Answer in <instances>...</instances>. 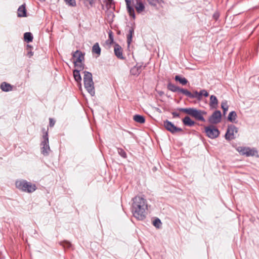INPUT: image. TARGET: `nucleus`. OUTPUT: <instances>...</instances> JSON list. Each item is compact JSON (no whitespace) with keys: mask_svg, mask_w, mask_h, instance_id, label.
Here are the masks:
<instances>
[{"mask_svg":"<svg viewBox=\"0 0 259 259\" xmlns=\"http://www.w3.org/2000/svg\"><path fill=\"white\" fill-rule=\"evenodd\" d=\"M131 208L133 216L139 221H143L146 217L148 204L146 199L140 196H136L132 199Z\"/></svg>","mask_w":259,"mask_h":259,"instance_id":"1","label":"nucleus"},{"mask_svg":"<svg viewBox=\"0 0 259 259\" xmlns=\"http://www.w3.org/2000/svg\"><path fill=\"white\" fill-rule=\"evenodd\" d=\"M83 73L84 74L83 80L84 88L91 96H94L95 90L92 74L87 71H84Z\"/></svg>","mask_w":259,"mask_h":259,"instance_id":"2","label":"nucleus"},{"mask_svg":"<svg viewBox=\"0 0 259 259\" xmlns=\"http://www.w3.org/2000/svg\"><path fill=\"white\" fill-rule=\"evenodd\" d=\"M16 187L19 190L27 192L32 193L34 192L36 187L35 184H32L31 183L27 182L24 180H20L16 181Z\"/></svg>","mask_w":259,"mask_h":259,"instance_id":"3","label":"nucleus"},{"mask_svg":"<svg viewBox=\"0 0 259 259\" xmlns=\"http://www.w3.org/2000/svg\"><path fill=\"white\" fill-rule=\"evenodd\" d=\"M42 131L44 132V135L40 144L41 153L44 156H47L49 155L51 152L49 142L48 132L47 131H45V128L42 130Z\"/></svg>","mask_w":259,"mask_h":259,"instance_id":"4","label":"nucleus"},{"mask_svg":"<svg viewBox=\"0 0 259 259\" xmlns=\"http://www.w3.org/2000/svg\"><path fill=\"white\" fill-rule=\"evenodd\" d=\"M72 56L73 58H76V60L74 61L75 66H77L80 70L83 69V65L81 62L84 60V54L81 52L77 50L73 53Z\"/></svg>","mask_w":259,"mask_h":259,"instance_id":"5","label":"nucleus"},{"mask_svg":"<svg viewBox=\"0 0 259 259\" xmlns=\"http://www.w3.org/2000/svg\"><path fill=\"white\" fill-rule=\"evenodd\" d=\"M236 150L241 155L246 156H254L257 153L254 149H251L249 147L239 146L236 148Z\"/></svg>","mask_w":259,"mask_h":259,"instance_id":"6","label":"nucleus"},{"mask_svg":"<svg viewBox=\"0 0 259 259\" xmlns=\"http://www.w3.org/2000/svg\"><path fill=\"white\" fill-rule=\"evenodd\" d=\"M205 131L207 136L211 139L216 138L219 136L220 134L219 131L213 125L205 127Z\"/></svg>","mask_w":259,"mask_h":259,"instance_id":"7","label":"nucleus"},{"mask_svg":"<svg viewBox=\"0 0 259 259\" xmlns=\"http://www.w3.org/2000/svg\"><path fill=\"white\" fill-rule=\"evenodd\" d=\"M163 125L165 128L172 134L182 131L181 128L176 126L172 122L167 120L164 121Z\"/></svg>","mask_w":259,"mask_h":259,"instance_id":"8","label":"nucleus"},{"mask_svg":"<svg viewBox=\"0 0 259 259\" xmlns=\"http://www.w3.org/2000/svg\"><path fill=\"white\" fill-rule=\"evenodd\" d=\"M237 128L234 125H229L225 135V138L228 140L234 139L235 138V133H237Z\"/></svg>","mask_w":259,"mask_h":259,"instance_id":"9","label":"nucleus"},{"mask_svg":"<svg viewBox=\"0 0 259 259\" xmlns=\"http://www.w3.org/2000/svg\"><path fill=\"white\" fill-rule=\"evenodd\" d=\"M221 112L220 111H214L211 116L209 118V122L212 124H217L221 120Z\"/></svg>","mask_w":259,"mask_h":259,"instance_id":"10","label":"nucleus"},{"mask_svg":"<svg viewBox=\"0 0 259 259\" xmlns=\"http://www.w3.org/2000/svg\"><path fill=\"white\" fill-rule=\"evenodd\" d=\"M114 54L115 56L119 59L123 60L124 57L123 56L122 49L118 44H116L114 46Z\"/></svg>","mask_w":259,"mask_h":259,"instance_id":"11","label":"nucleus"},{"mask_svg":"<svg viewBox=\"0 0 259 259\" xmlns=\"http://www.w3.org/2000/svg\"><path fill=\"white\" fill-rule=\"evenodd\" d=\"M126 5L127 11L131 17L135 19L136 16L135 13V11L133 7L132 6V2L130 0H125Z\"/></svg>","mask_w":259,"mask_h":259,"instance_id":"12","label":"nucleus"},{"mask_svg":"<svg viewBox=\"0 0 259 259\" xmlns=\"http://www.w3.org/2000/svg\"><path fill=\"white\" fill-rule=\"evenodd\" d=\"M206 115V113L204 111L195 110V119L205 121L204 116Z\"/></svg>","mask_w":259,"mask_h":259,"instance_id":"13","label":"nucleus"},{"mask_svg":"<svg viewBox=\"0 0 259 259\" xmlns=\"http://www.w3.org/2000/svg\"><path fill=\"white\" fill-rule=\"evenodd\" d=\"M1 89L5 92H8L12 91L13 86L6 82H3L1 84Z\"/></svg>","mask_w":259,"mask_h":259,"instance_id":"14","label":"nucleus"},{"mask_svg":"<svg viewBox=\"0 0 259 259\" xmlns=\"http://www.w3.org/2000/svg\"><path fill=\"white\" fill-rule=\"evenodd\" d=\"M142 70V65H137L133 67L130 70L131 73L133 75H138Z\"/></svg>","mask_w":259,"mask_h":259,"instance_id":"15","label":"nucleus"},{"mask_svg":"<svg viewBox=\"0 0 259 259\" xmlns=\"http://www.w3.org/2000/svg\"><path fill=\"white\" fill-rule=\"evenodd\" d=\"M177 110L185 112L192 117H194V108H179L177 109Z\"/></svg>","mask_w":259,"mask_h":259,"instance_id":"16","label":"nucleus"},{"mask_svg":"<svg viewBox=\"0 0 259 259\" xmlns=\"http://www.w3.org/2000/svg\"><path fill=\"white\" fill-rule=\"evenodd\" d=\"M18 16L24 17L26 16V10L24 5L20 6L18 9Z\"/></svg>","mask_w":259,"mask_h":259,"instance_id":"17","label":"nucleus"},{"mask_svg":"<svg viewBox=\"0 0 259 259\" xmlns=\"http://www.w3.org/2000/svg\"><path fill=\"white\" fill-rule=\"evenodd\" d=\"M218 104V101L217 97L214 95H211L210 97L209 105L211 108H215Z\"/></svg>","mask_w":259,"mask_h":259,"instance_id":"18","label":"nucleus"},{"mask_svg":"<svg viewBox=\"0 0 259 259\" xmlns=\"http://www.w3.org/2000/svg\"><path fill=\"white\" fill-rule=\"evenodd\" d=\"M101 50L99 46V43L98 42L95 43L92 47V53L96 54L98 55V56H99L101 55Z\"/></svg>","mask_w":259,"mask_h":259,"instance_id":"19","label":"nucleus"},{"mask_svg":"<svg viewBox=\"0 0 259 259\" xmlns=\"http://www.w3.org/2000/svg\"><path fill=\"white\" fill-rule=\"evenodd\" d=\"M182 121L185 125L192 126L194 125V121L192 120L190 117L188 116L184 117Z\"/></svg>","mask_w":259,"mask_h":259,"instance_id":"20","label":"nucleus"},{"mask_svg":"<svg viewBox=\"0 0 259 259\" xmlns=\"http://www.w3.org/2000/svg\"><path fill=\"white\" fill-rule=\"evenodd\" d=\"M79 70L75 69L73 71V77L74 78V79L75 81H76L77 82L80 83L81 80V77L80 74ZM80 86H81V83H80ZM80 88H81V87H80Z\"/></svg>","mask_w":259,"mask_h":259,"instance_id":"21","label":"nucleus"},{"mask_svg":"<svg viewBox=\"0 0 259 259\" xmlns=\"http://www.w3.org/2000/svg\"><path fill=\"white\" fill-rule=\"evenodd\" d=\"M237 114L235 111H231L228 117V119L230 122L233 123H237V121L236 120Z\"/></svg>","mask_w":259,"mask_h":259,"instance_id":"22","label":"nucleus"},{"mask_svg":"<svg viewBox=\"0 0 259 259\" xmlns=\"http://www.w3.org/2000/svg\"><path fill=\"white\" fill-rule=\"evenodd\" d=\"M202 96L205 97H207L208 96V93L206 90H202L199 92L195 91V98L200 100Z\"/></svg>","mask_w":259,"mask_h":259,"instance_id":"23","label":"nucleus"},{"mask_svg":"<svg viewBox=\"0 0 259 259\" xmlns=\"http://www.w3.org/2000/svg\"><path fill=\"white\" fill-rule=\"evenodd\" d=\"M135 9L138 13H141L145 9V6L142 2L138 1Z\"/></svg>","mask_w":259,"mask_h":259,"instance_id":"24","label":"nucleus"},{"mask_svg":"<svg viewBox=\"0 0 259 259\" xmlns=\"http://www.w3.org/2000/svg\"><path fill=\"white\" fill-rule=\"evenodd\" d=\"M134 28L133 27H131L129 29V30L128 31V34L127 35V42L128 45L131 43V42L132 41V37H133V35L134 34Z\"/></svg>","mask_w":259,"mask_h":259,"instance_id":"25","label":"nucleus"},{"mask_svg":"<svg viewBox=\"0 0 259 259\" xmlns=\"http://www.w3.org/2000/svg\"><path fill=\"white\" fill-rule=\"evenodd\" d=\"M133 119L137 122L144 123L145 122V119L143 116L136 114L133 117Z\"/></svg>","mask_w":259,"mask_h":259,"instance_id":"26","label":"nucleus"},{"mask_svg":"<svg viewBox=\"0 0 259 259\" xmlns=\"http://www.w3.org/2000/svg\"><path fill=\"white\" fill-rule=\"evenodd\" d=\"M175 79L176 81H179L182 85H185L188 82L187 80L185 77H183L180 75H176L175 77Z\"/></svg>","mask_w":259,"mask_h":259,"instance_id":"27","label":"nucleus"},{"mask_svg":"<svg viewBox=\"0 0 259 259\" xmlns=\"http://www.w3.org/2000/svg\"><path fill=\"white\" fill-rule=\"evenodd\" d=\"M167 89L172 92H178L179 88L174 84L169 82L167 86Z\"/></svg>","mask_w":259,"mask_h":259,"instance_id":"28","label":"nucleus"},{"mask_svg":"<svg viewBox=\"0 0 259 259\" xmlns=\"http://www.w3.org/2000/svg\"><path fill=\"white\" fill-rule=\"evenodd\" d=\"M24 38L27 42H30L32 41L33 36L30 32H25L24 34Z\"/></svg>","mask_w":259,"mask_h":259,"instance_id":"29","label":"nucleus"},{"mask_svg":"<svg viewBox=\"0 0 259 259\" xmlns=\"http://www.w3.org/2000/svg\"><path fill=\"white\" fill-rule=\"evenodd\" d=\"M221 107L223 110L224 114H225L228 110L229 106L227 104V101H223L221 103Z\"/></svg>","mask_w":259,"mask_h":259,"instance_id":"30","label":"nucleus"},{"mask_svg":"<svg viewBox=\"0 0 259 259\" xmlns=\"http://www.w3.org/2000/svg\"><path fill=\"white\" fill-rule=\"evenodd\" d=\"M161 222L160 220L158 218H156L153 221V226L159 229L161 227Z\"/></svg>","mask_w":259,"mask_h":259,"instance_id":"31","label":"nucleus"},{"mask_svg":"<svg viewBox=\"0 0 259 259\" xmlns=\"http://www.w3.org/2000/svg\"><path fill=\"white\" fill-rule=\"evenodd\" d=\"M59 244L62 245L64 248H69L71 247L72 244L70 242L67 241H61L59 243Z\"/></svg>","mask_w":259,"mask_h":259,"instance_id":"32","label":"nucleus"},{"mask_svg":"<svg viewBox=\"0 0 259 259\" xmlns=\"http://www.w3.org/2000/svg\"><path fill=\"white\" fill-rule=\"evenodd\" d=\"M118 153L123 158H125L126 157V153L125 151L122 148L117 149Z\"/></svg>","mask_w":259,"mask_h":259,"instance_id":"33","label":"nucleus"},{"mask_svg":"<svg viewBox=\"0 0 259 259\" xmlns=\"http://www.w3.org/2000/svg\"><path fill=\"white\" fill-rule=\"evenodd\" d=\"M65 1L71 6L74 7L76 6V2L75 0H65Z\"/></svg>","mask_w":259,"mask_h":259,"instance_id":"34","label":"nucleus"},{"mask_svg":"<svg viewBox=\"0 0 259 259\" xmlns=\"http://www.w3.org/2000/svg\"><path fill=\"white\" fill-rule=\"evenodd\" d=\"M149 4L152 6H156V3L159 2V0H147Z\"/></svg>","mask_w":259,"mask_h":259,"instance_id":"35","label":"nucleus"},{"mask_svg":"<svg viewBox=\"0 0 259 259\" xmlns=\"http://www.w3.org/2000/svg\"><path fill=\"white\" fill-rule=\"evenodd\" d=\"M55 121L51 118H49V125L50 127H53L55 125Z\"/></svg>","mask_w":259,"mask_h":259,"instance_id":"36","label":"nucleus"},{"mask_svg":"<svg viewBox=\"0 0 259 259\" xmlns=\"http://www.w3.org/2000/svg\"><path fill=\"white\" fill-rule=\"evenodd\" d=\"M185 95L190 98H194V95L192 94L190 92H189L188 90L187 91Z\"/></svg>","mask_w":259,"mask_h":259,"instance_id":"37","label":"nucleus"},{"mask_svg":"<svg viewBox=\"0 0 259 259\" xmlns=\"http://www.w3.org/2000/svg\"><path fill=\"white\" fill-rule=\"evenodd\" d=\"M187 91V90L184 89H180L179 88V90L178 91V93H181L184 95H185Z\"/></svg>","mask_w":259,"mask_h":259,"instance_id":"38","label":"nucleus"},{"mask_svg":"<svg viewBox=\"0 0 259 259\" xmlns=\"http://www.w3.org/2000/svg\"><path fill=\"white\" fill-rule=\"evenodd\" d=\"M172 115H173V117L174 118L179 117H180V114L179 113H178L177 112H176V111L172 112Z\"/></svg>","mask_w":259,"mask_h":259,"instance_id":"39","label":"nucleus"},{"mask_svg":"<svg viewBox=\"0 0 259 259\" xmlns=\"http://www.w3.org/2000/svg\"><path fill=\"white\" fill-rule=\"evenodd\" d=\"M33 55V53L31 51H29L27 53V56L29 57V58H30Z\"/></svg>","mask_w":259,"mask_h":259,"instance_id":"40","label":"nucleus"},{"mask_svg":"<svg viewBox=\"0 0 259 259\" xmlns=\"http://www.w3.org/2000/svg\"><path fill=\"white\" fill-rule=\"evenodd\" d=\"M87 2H88L91 5H92L93 3H94L95 0H85Z\"/></svg>","mask_w":259,"mask_h":259,"instance_id":"41","label":"nucleus"},{"mask_svg":"<svg viewBox=\"0 0 259 259\" xmlns=\"http://www.w3.org/2000/svg\"><path fill=\"white\" fill-rule=\"evenodd\" d=\"M113 2V0H108V4L111 5Z\"/></svg>","mask_w":259,"mask_h":259,"instance_id":"42","label":"nucleus"},{"mask_svg":"<svg viewBox=\"0 0 259 259\" xmlns=\"http://www.w3.org/2000/svg\"><path fill=\"white\" fill-rule=\"evenodd\" d=\"M109 38L111 39L112 41H113V38L112 37L111 34H109Z\"/></svg>","mask_w":259,"mask_h":259,"instance_id":"43","label":"nucleus"},{"mask_svg":"<svg viewBox=\"0 0 259 259\" xmlns=\"http://www.w3.org/2000/svg\"><path fill=\"white\" fill-rule=\"evenodd\" d=\"M163 94V92H162V91H161V92H160L159 93V94L160 95H162Z\"/></svg>","mask_w":259,"mask_h":259,"instance_id":"44","label":"nucleus"}]
</instances>
